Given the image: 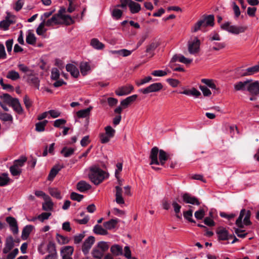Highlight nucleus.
I'll list each match as a JSON object with an SVG mask.
<instances>
[{
  "mask_svg": "<svg viewBox=\"0 0 259 259\" xmlns=\"http://www.w3.org/2000/svg\"><path fill=\"white\" fill-rule=\"evenodd\" d=\"M150 158L151 162L150 164L163 165L168 158L167 153L163 150H159L157 147H153L150 152Z\"/></svg>",
  "mask_w": 259,
  "mask_h": 259,
  "instance_id": "f257e3e1",
  "label": "nucleus"
},
{
  "mask_svg": "<svg viewBox=\"0 0 259 259\" xmlns=\"http://www.w3.org/2000/svg\"><path fill=\"white\" fill-rule=\"evenodd\" d=\"M107 177L108 175L99 167L93 166L90 167L89 178L95 185H99Z\"/></svg>",
  "mask_w": 259,
  "mask_h": 259,
  "instance_id": "f03ea898",
  "label": "nucleus"
},
{
  "mask_svg": "<svg viewBox=\"0 0 259 259\" xmlns=\"http://www.w3.org/2000/svg\"><path fill=\"white\" fill-rule=\"evenodd\" d=\"M75 17H51L45 21L46 26H52L57 24H65L69 25L74 22Z\"/></svg>",
  "mask_w": 259,
  "mask_h": 259,
  "instance_id": "7ed1b4c3",
  "label": "nucleus"
},
{
  "mask_svg": "<svg viewBox=\"0 0 259 259\" xmlns=\"http://www.w3.org/2000/svg\"><path fill=\"white\" fill-rule=\"evenodd\" d=\"M251 212L249 210L243 209L241 210L238 218L236 221V225L239 228L243 227V224L245 225H249L251 224L250 217Z\"/></svg>",
  "mask_w": 259,
  "mask_h": 259,
  "instance_id": "20e7f679",
  "label": "nucleus"
},
{
  "mask_svg": "<svg viewBox=\"0 0 259 259\" xmlns=\"http://www.w3.org/2000/svg\"><path fill=\"white\" fill-rule=\"evenodd\" d=\"M221 28L230 33L238 34L246 31L247 27L245 26H236L231 25L230 22H226L221 25Z\"/></svg>",
  "mask_w": 259,
  "mask_h": 259,
  "instance_id": "39448f33",
  "label": "nucleus"
},
{
  "mask_svg": "<svg viewBox=\"0 0 259 259\" xmlns=\"http://www.w3.org/2000/svg\"><path fill=\"white\" fill-rule=\"evenodd\" d=\"M213 18L214 17H204V19L199 21L192 27V31L195 32L202 28L213 26L214 24Z\"/></svg>",
  "mask_w": 259,
  "mask_h": 259,
  "instance_id": "423d86ee",
  "label": "nucleus"
},
{
  "mask_svg": "<svg viewBox=\"0 0 259 259\" xmlns=\"http://www.w3.org/2000/svg\"><path fill=\"white\" fill-rule=\"evenodd\" d=\"M200 41L197 37H191L188 42V49L190 54L195 55L200 51Z\"/></svg>",
  "mask_w": 259,
  "mask_h": 259,
  "instance_id": "0eeeda50",
  "label": "nucleus"
},
{
  "mask_svg": "<svg viewBox=\"0 0 259 259\" xmlns=\"http://www.w3.org/2000/svg\"><path fill=\"white\" fill-rule=\"evenodd\" d=\"M163 85L160 82L153 83L147 88L141 89L140 91L144 94H148L152 92H157L160 91Z\"/></svg>",
  "mask_w": 259,
  "mask_h": 259,
  "instance_id": "6e6552de",
  "label": "nucleus"
},
{
  "mask_svg": "<svg viewBox=\"0 0 259 259\" xmlns=\"http://www.w3.org/2000/svg\"><path fill=\"white\" fill-rule=\"evenodd\" d=\"M239 71V74L241 76L252 75L257 72H259V62L257 64L248 67L245 69H240Z\"/></svg>",
  "mask_w": 259,
  "mask_h": 259,
  "instance_id": "1a4fd4ad",
  "label": "nucleus"
},
{
  "mask_svg": "<svg viewBox=\"0 0 259 259\" xmlns=\"http://www.w3.org/2000/svg\"><path fill=\"white\" fill-rule=\"evenodd\" d=\"M95 238L92 236L88 237L83 242L82 245V251L84 254H87L95 242Z\"/></svg>",
  "mask_w": 259,
  "mask_h": 259,
  "instance_id": "9d476101",
  "label": "nucleus"
},
{
  "mask_svg": "<svg viewBox=\"0 0 259 259\" xmlns=\"http://www.w3.org/2000/svg\"><path fill=\"white\" fill-rule=\"evenodd\" d=\"M134 90V87L131 84H127L121 87L115 91V94L119 96L128 95Z\"/></svg>",
  "mask_w": 259,
  "mask_h": 259,
  "instance_id": "9b49d317",
  "label": "nucleus"
},
{
  "mask_svg": "<svg viewBox=\"0 0 259 259\" xmlns=\"http://www.w3.org/2000/svg\"><path fill=\"white\" fill-rule=\"evenodd\" d=\"M182 197L183 201L186 203H190L193 205L195 204L197 205H199L200 204V202L197 198L191 196L188 193L183 194L182 195Z\"/></svg>",
  "mask_w": 259,
  "mask_h": 259,
  "instance_id": "f8f14e48",
  "label": "nucleus"
},
{
  "mask_svg": "<svg viewBox=\"0 0 259 259\" xmlns=\"http://www.w3.org/2000/svg\"><path fill=\"white\" fill-rule=\"evenodd\" d=\"M247 91L252 95L259 94V82L255 81L252 83H248L247 86Z\"/></svg>",
  "mask_w": 259,
  "mask_h": 259,
  "instance_id": "ddd939ff",
  "label": "nucleus"
},
{
  "mask_svg": "<svg viewBox=\"0 0 259 259\" xmlns=\"http://www.w3.org/2000/svg\"><path fill=\"white\" fill-rule=\"evenodd\" d=\"M201 82L205 84L207 87L213 90L214 92H220L219 87L215 83V81L213 79L203 78L201 79Z\"/></svg>",
  "mask_w": 259,
  "mask_h": 259,
  "instance_id": "4468645a",
  "label": "nucleus"
},
{
  "mask_svg": "<svg viewBox=\"0 0 259 259\" xmlns=\"http://www.w3.org/2000/svg\"><path fill=\"white\" fill-rule=\"evenodd\" d=\"M6 221L9 224L13 233L17 234L18 232V228L16 219L13 217H8L6 218Z\"/></svg>",
  "mask_w": 259,
  "mask_h": 259,
  "instance_id": "2eb2a0df",
  "label": "nucleus"
},
{
  "mask_svg": "<svg viewBox=\"0 0 259 259\" xmlns=\"http://www.w3.org/2000/svg\"><path fill=\"white\" fill-rule=\"evenodd\" d=\"M14 239L12 236H9L6 238V243L3 252L4 253H8L14 247Z\"/></svg>",
  "mask_w": 259,
  "mask_h": 259,
  "instance_id": "dca6fc26",
  "label": "nucleus"
},
{
  "mask_svg": "<svg viewBox=\"0 0 259 259\" xmlns=\"http://www.w3.org/2000/svg\"><path fill=\"white\" fill-rule=\"evenodd\" d=\"M91 188V186L84 181H80L76 185V189L80 192H84Z\"/></svg>",
  "mask_w": 259,
  "mask_h": 259,
  "instance_id": "f3484780",
  "label": "nucleus"
},
{
  "mask_svg": "<svg viewBox=\"0 0 259 259\" xmlns=\"http://www.w3.org/2000/svg\"><path fill=\"white\" fill-rule=\"evenodd\" d=\"M13 101V102L12 103L10 106L13 108V110L18 114H22L24 112V110L18 99L16 98Z\"/></svg>",
  "mask_w": 259,
  "mask_h": 259,
  "instance_id": "a211bd4d",
  "label": "nucleus"
},
{
  "mask_svg": "<svg viewBox=\"0 0 259 259\" xmlns=\"http://www.w3.org/2000/svg\"><path fill=\"white\" fill-rule=\"evenodd\" d=\"M74 251V248L71 246H66L63 247L61 250L62 257H71Z\"/></svg>",
  "mask_w": 259,
  "mask_h": 259,
  "instance_id": "6ab92c4d",
  "label": "nucleus"
},
{
  "mask_svg": "<svg viewBox=\"0 0 259 259\" xmlns=\"http://www.w3.org/2000/svg\"><path fill=\"white\" fill-rule=\"evenodd\" d=\"M66 70L69 72L71 75L74 77H78L79 72L77 68L74 65L71 64H67L66 66Z\"/></svg>",
  "mask_w": 259,
  "mask_h": 259,
  "instance_id": "aec40b11",
  "label": "nucleus"
},
{
  "mask_svg": "<svg viewBox=\"0 0 259 259\" xmlns=\"http://www.w3.org/2000/svg\"><path fill=\"white\" fill-rule=\"evenodd\" d=\"M137 98V95H134L127 97L126 99L123 100L120 102V105L123 108H126L131 103L135 101Z\"/></svg>",
  "mask_w": 259,
  "mask_h": 259,
  "instance_id": "412c9836",
  "label": "nucleus"
},
{
  "mask_svg": "<svg viewBox=\"0 0 259 259\" xmlns=\"http://www.w3.org/2000/svg\"><path fill=\"white\" fill-rule=\"evenodd\" d=\"M217 234L219 240H227L228 239V232L225 228H219L217 231Z\"/></svg>",
  "mask_w": 259,
  "mask_h": 259,
  "instance_id": "4be33fe9",
  "label": "nucleus"
},
{
  "mask_svg": "<svg viewBox=\"0 0 259 259\" xmlns=\"http://www.w3.org/2000/svg\"><path fill=\"white\" fill-rule=\"evenodd\" d=\"M45 202L42 203V209L45 211H51L53 209L54 203L50 197L44 200Z\"/></svg>",
  "mask_w": 259,
  "mask_h": 259,
  "instance_id": "5701e85b",
  "label": "nucleus"
},
{
  "mask_svg": "<svg viewBox=\"0 0 259 259\" xmlns=\"http://www.w3.org/2000/svg\"><path fill=\"white\" fill-rule=\"evenodd\" d=\"M250 80H246L244 81H239L236 83L234 87L236 91H244L247 88V84L250 82Z\"/></svg>",
  "mask_w": 259,
  "mask_h": 259,
  "instance_id": "b1692460",
  "label": "nucleus"
},
{
  "mask_svg": "<svg viewBox=\"0 0 259 259\" xmlns=\"http://www.w3.org/2000/svg\"><path fill=\"white\" fill-rule=\"evenodd\" d=\"M180 93L188 96H195L196 97H198L201 95V93L194 88L191 90H185L184 91L181 92Z\"/></svg>",
  "mask_w": 259,
  "mask_h": 259,
  "instance_id": "393cba45",
  "label": "nucleus"
},
{
  "mask_svg": "<svg viewBox=\"0 0 259 259\" xmlns=\"http://www.w3.org/2000/svg\"><path fill=\"white\" fill-rule=\"evenodd\" d=\"M110 251L115 256H118L123 254L122 247L117 244L112 245L110 248Z\"/></svg>",
  "mask_w": 259,
  "mask_h": 259,
  "instance_id": "a878e982",
  "label": "nucleus"
},
{
  "mask_svg": "<svg viewBox=\"0 0 259 259\" xmlns=\"http://www.w3.org/2000/svg\"><path fill=\"white\" fill-rule=\"evenodd\" d=\"M91 45L96 50H102L104 48L105 45L100 42L97 38H93L91 40Z\"/></svg>",
  "mask_w": 259,
  "mask_h": 259,
  "instance_id": "bb28decb",
  "label": "nucleus"
},
{
  "mask_svg": "<svg viewBox=\"0 0 259 259\" xmlns=\"http://www.w3.org/2000/svg\"><path fill=\"white\" fill-rule=\"evenodd\" d=\"M80 70L82 75H86L88 72L91 70V67L88 62H81L80 64Z\"/></svg>",
  "mask_w": 259,
  "mask_h": 259,
  "instance_id": "cd10ccee",
  "label": "nucleus"
},
{
  "mask_svg": "<svg viewBox=\"0 0 259 259\" xmlns=\"http://www.w3.org/2000/svg\"><path fill=\"white\" fill-rule=\"evenodd\" d=\"M93 109L92 106H90L89 107L80 110L76 112V115L79 118H84L90 115V112Z\"/></svg>",
  "mask_w": 259,
  "mask_h": 259,
  "instance_id": "c85d7f7f",
  "label": "nucleus"
},
{
  "mask_svg": "<svg viewBox=\"0 0 259 259\" xmlns=\"http://www.w3.org/2000/svg\"><path fill=\"white\" fill-rule=\"evenodd\" d=\"M118 222V219H111L109 221L104 223V227L108 230H111L115 227L116 225Z\"/></svg>",
  "mask_w": 259,
  "mask_h": 259,
  "instance_id": "c756f323",
  "label": "nucleus"
},
{
  "mask_svg": "<svg viewBox=\"0 0 259 259\" xmlns=\"http://www.w3.org/2000/svg\"><path fill=\"white\" fill-rule=\"evenodd\" d=\"M6 19L0 22V28L4 30L8 29L10 25L13 23V21L10 19V17H6Z\"/></svg>",
  "mask_w": 259,
  "mask_h": 259,
  "instance_id": "7c9ffc66",
  "label": "nucleus"
},
{
  "mask_svg": "<svg viewBox=\"0 0 259 259\" xmlns=\"http://www.w3.org/2000/svg\"><path fill=\"white\" fill-rule=\"evenodd\" d=\"M6 77L12 80H16L20 78V76L19 73L14 70H10L8 72Z\"/></svg>",
  "mask_w": 259,
  "mask_h": 259,
  "instance_id": "2f4dec72",
  "label": "nucleus"
},
{
  "mask_svg": "<svg viewBox=\"0 0 259 259\" xmlns=\"http://www.w3.org/2000/svg\"><path fill=\"white\" fill-rule=\"evenodd\" d=\"M33 228V227L32 225H27L24 228L22 233V238L23 239H26L28 238Z\"/></svg>",
  "mask_w": 259,
  "mask_h": 259,
  "instance_id": "473e14b6",
  "label": "nucleus"
},
{
  "mask_svg": "<svg viewBox=\"0 0 259 259\" xmlns=\"http://www.w3.org/2000/svg\"><path fill=\"white\" fill-rule=\"evenodd\" d=\"M61 168L62 167L59 165H56L53 167L50 172L48 176V180H53L55 177L58 172L60 170Z\"/></svg>",
  "mask_w": 259,
  "mask_h": 259,
  "instance_id": "72a5a7b5",
  "label": "nucleus"
},
{
  "mask_svg": "<svg viewBox=\"0 0 259 259\" xmlns=\"http://www.w3.org/2000/svg\"><path fill=\"white\" fill-rule=\"evenodd\" d=\"M1 99L3 100V101L7 104L10 105L13 102L16 98H12L10 95L8 94H3L0 96Z\"/></svg>",
  "mask_w": 259,
  "mask_h": 259,
  "instance_id": "f704fd0d",
  "label": "nucleus"
},
{
  "mask_svg": "<svg viewBox=\"0 0 259 259\" xmlns=\"http://www.w3.org/2000/svg\"><path fill=\"white\" fill-rule=\"evenodd\" d=\"M74 149L72 148L64 147L61 151V153L65 157H68L73 154Z\"/></svg>",
  "mask_w": 259,
  "mask_h": 259,
  "instance_id": "c9c22d12",
  "label": "nucleus"
},
{
  "mask_svg": "<svg viewBox=\"0 0 259 259\" xmlns=\"http://www.w3.org/2000/svg\"><path fill=\"white\" fill-rule=\"evenodd\" d=\"M94 232L95 234L98 235H107L108 232L104 229L101 226L96 225L94 227Z\"/></svg>",
  "mask_w": 259,
  "mask_h": 259,
  "instance_id": "e433bc0d",
  "label": "nucleus"
},
{
  "mask_svg": "<svg viewBox=\"0 0 259 259\" xmlns=\"http://www.w3.org/2000/svg\"><path fill=\"white\" fill-rule=\"evenodd\" d=\"M10 181V178L7 173H3L0 175V186L7 185Z\"/></svg>",
  "mask_w": 259,
  "mask_h": 259,
  "instance_id": "4c0bfd02",
  "label": "nucleus"
},
{
  "mask_svg": "<svg viewBox=\"0 0 259 259\" xmlns=\"http://www.w3.org/2000/svg\"><path fill=\"white\" fill-rule=\"evenodd\" d=\"M45 26H46L45 25V20H43L36 29V32L38 35H41L45 34L47 30Z\"/></svg>",
  "mask_w": 259,
  "mask_h": 259,
  "instance_id": "58836bf2",
  "label": "nucleus"
},
{
  "mask_svg": "<svg viewBox=\"0 0 259 259\" xmlns=\"http://www.w3.org/2000/svg\"><path fill=\"white\" fill-rule=\"evenodd\" d=\"M129 8L133 14L137 13L141 10L140 5L133 1L130 4Z\"/></svg>",
  "mask_w": 259,
  "mask_h": 259,
  "instance_id": "ea45409f",
  "label": "nucleus"
},
{
  "mask_svg": "<svg viewBox=\"0 0 259 259\" xmlns=\"http://www.w3.org/2000/svg\"><path fill=\"white\" fill-rule=\"evenodd\" d=\"M92 254L93 256L97 258H101L103 255V252L98 248L97 246L95 247L92 251Z\"/></svg>",
  "mask_w": 259,
  "mask_h": 259,
  "instance_id": "a19ab883",
  "label": "nucleus"
},
{
  "mask_svg": "<svg viewBox=\"0 0 259 259\" xmlns=\"http://www.w3.org/2000/svg\"><path fill=\"white\" fill-rule=\"evenodd\" d=\"M47 250L49 253V254L57 255L55 245L52 242H50L48 243L47 245Z\"/></svg>",
  "mask_w": 259,
  "mask_h": 259,
  "instance_id": "79ce46f5",
  "label": "nucleus"
},
{
  "mask_svg": "<svg viewBox=\"0 0 259 259\" xmlns=\"http://www.w3.org/2000/svg\"><path fill=\"white\" fill-rule=\"evenodd\" d=\"M0 119L4 121H13V116L8 113L0 112Z\"/></svg>",
  "mask_w": 259,
  "mask_h": 259,
  "instance_id": "37998d69",
  "label": "nucleus"
},
{
  "mask_svg": "<svg viewBox=\"0 0 259 259\" xmlns=\"http://www.w3.org/2000/svg\"><path fill=\"white\" fill-rule=\"evenodd\" d=\"M48 122V120H45L42 121L37 123L35 125V130L38 132H42L45 130V127Z\"/></svg>",
  "mask_w": 259,
  "mask_h": 259,
  "instance_id": "c03bdc74",
  "label": "nucleus"
},
{
  "mask_svg": "<svg viewBox=\"0 0 259 259\" xmlns=\"http://www.w3.org/2000/svg\"><path fill=\"white\" fill-rule=\"evenodd\" d=\"M36 37L32 33H29L26 36V41L27 44L30 45H34L36 42Z\"/></svg>",
  "mask_w": 259,
  "mask_h": 259,
  "instance_id": "a18cd8bd",
  "label": "nucleus"
},
{
  "mask_svg": "<svg viewBox=\"0 0 259 259\" xmlns=\"http://www.w3.org/2000/svg\"><path fill=\"white\" fill-rule=\"evenodd\" d=\"M26 160L27 158L25 156H21L19 159L14 161V165L20 168L24 165Z\"/></svg>",
  "mask_w": 259,
  "mask_h": 259,
  "instance_id": "49530a36",
  "label": "nucleus"
},
{
  "mask_svg": "<svg viewBox=\"0 0 259 259\" xmlns=\"http://www.w3.org/2000/svg\"><path fill=\"white\" fill-rule=\"evenodd\" d=\"M49 193L50 195L57 199H61V196L60 191L56 188H50L49 189Z\"/></svg>",
  "mask_w": 259,
  "mask_h": 259,
  "instance_id": "de8ad7c7",
  "label": "nucleus"
},
{
  "mask_svg": "<svg viewBox=\"0 0 259 259\" xmlns=\"http://www.w3.org/2000/svg\"><path fill=\"white\" fill-rule=\"evenodd\" d=\"M10 171L13 176H19L21 172L20 168L16 166V165H12L10 168Z\"/></svg>",
  "mask_w": 259,
  "mask_h": 259,
  "instance_id": "09e8293b",
  "label": "nucleus"
},
{
  "mask_svg": "<svg viewBox=\"0 0 259 259\" xmlns=\"http://www.w3.org/2000/svg\"><path fill=\"white\" fill-rule=\"evenodd\" d=\"M97 247L99 248L103 253L109 248V245L106 242L100 241L98 243Z\"/></svg>",
  "mask_w": 259,
  "mask_h": 259,
  "instance_id": "8fccbe9b",
  "label": "nucleus"
},
{
  "mask_svg": "<svg viewBox=\"0 0 259 259\" xmlns=\"http://www.w3.org/2000/svg\"><path fill=\"white\" fill-rule=\"evenodd\" d=\"M105 134L108 135V137L112 138L115 135V130H114L111 126L108 125L105 127Z\"/></svg>",
  "mask_w": 259,
  "mask_h": 259,
  "instance_id": "3c124183",
  "label": "nucleus"
},
{
  "mask_svg": "<svg viewBox=\"0 0 259 259\" xmlns=\"http://www.w3.org/2000/svg\"><path fill=\"white\" fill-rule=\"evenodd\" d=\"M172 206L174 208L175 212L176 214V217L180 219L181 217L179 215L178 213L180 212V209L181 208V206L176 201H174L172 203Z\"/></svg>",
  "mask_w": 259,
  "mask_h": 259,
  "instance_id": "603ef678",
  "label": "nucleus"
},
{
  "mask_svg": "<svg viewBox=\"0 0 259 259\" xmlns=\"http://www.w3.org/2000/svg\"><path fill=\"white\" fill-rule=\"evenodd\" d=\"M205 97H209L211 95L210 90L206 86L200 85L199 87Z\"/></svg>",
  "mask_w": 259,
  "mask_h": 259,
  "instance_id": "864d4df0",
  "label": "nucleus"
},
{
  "mask_svg": "<svg viewBox=\"0 0 259 259\" xmlns=\"http://www.w3.org/2000/svg\"><path fill=\"white\" fill-rule=\"evenodd\" d=\"M83 198V195L75 192H72L70 195V198L75 201L80 202Z\"/></svg>",
  "mask_w": 259,
  "mask_h": 259,
  "instance_id": "5fc2aeb1",
  "label": "nucleus"
},
{
  "mask_svg": "<svg viewBox=\"0 0 259 259\" xmlns=\"http://www.w3.org/2000/svg\"><path fill=\"white\" fill-rule=\"evenodd\" d=\"M51 212H42L37 217L38 220L41 222H43L45 220H48L51 215Z\"/></svg>",
  "mask_w": 259,
  "mask_h": 259,
  "instance_id": "6e6d98bb",
  "label": "nucleus"
},
{
  "mask_svg": "<svg viewBox=\"0 0 259 259\" xmlns=\"http://www.w3.org/2000/svg\"><path fill=\"white\" fill-rule=\"evenodd\" d=\"M29 78L33 85L38 90L39 85V80L38 78L35 75Z\"/></svg>",
  "mask_w": 259,
  "mask_h": 259,
  "instance_id": "4d7b16f0",
  "label": "nucleus"
},
{
  "mask_svg": "<svg viewBox=\"0 0 259 259\" xmlns=\"http://www.w3.org/2000/svg\"><path fill=\"white\" fill-rule=\"evenodd\" d=\"M151 74L154 76L162 77L164 76L167 74L166 71H163L161 70H157L153 71Z\"/></svg>",
  "mask_w": 259,
  "mask_h": 259,
  "instance_id": "13d9d810",
  "label": "nucleus"
},
{
  "mask_svg": "<svg viewBox=\"0 0 259 259\" xmlns=\"http://www.w3.org/2000/svg\"><path fill=\"white\" fill-rule=\"evenodd\" d=\"M193 211L192 210H189L184 212V217L190 222H194L192 219Z\"/></svg>",
  "mask_w": 259,
  "mask_h": 259,
  "instance_id": "bf43d9fd",
  "label": "nucleus"
},
{
  "mask_svg": "<svg viewBox=\"0 0 259 259\" xmlns=\"http://www.w3.org/2000/svg\"><path fill=\"white\" fill-rule=\"evenodd\" d=\"M60 76L59 70L56 68H54L51 71V78L53 80H57Z\"/></svg>",
  "mask_w": 259,
  "mask_h": 259,
  "instance_id": "052dcab7",
  "label": "nucleus"
},
{
  "mask_svg": "<svg viewBox=\"0 0 259 259\" xmlns=\"http://www.w3.org/2000/svg\"><path fill=\"white\" fill-rule=\"evenodd\" d=\"M111 139V138L108 137L105 133H101L100 134V141L103 144L108 143Z\"/></svg>",
  "mask_w": 259,
  "mask_h": 259,
  "instance_id": "680f3d73",
  "label": "nucleus"
},
{
  "mask_svg": "<svg viewBox=\"0 0 259 259\" xmlns=\"http://www.w3.org/2000/svg\"><path fill=\"white\" fill-rule=\"evenodd\" d=\"M225 47L224 43H217L214 44L213 46H210V51H218L220 49L224 48Z\"/></svg>",
  "mask_w": 259,
  "mask_h": 259,
  "instance_id": "e2e57ef3",
  "label": "nucleus"
},
{
  "mask_svg": "<svg viewBox=\"0 0 259 259\" xmlns=\"http://www.w3.org/2000/svg\"><path fill=\"white\" fill-rule=\"evenodd\" d=\"M158 46V44L157 42H152L148 45L146 49V52L151 54L152 52L154 51Z\"/></svg>",
  "mask_w": 259,
  "mask_h": 259,
  "instance_id": "0e129e2a",
  "label": "nucleus"
},
{
  "mask_svg": "<svg viewBox=\"0 0 259 259\" xmlns=\"http://www.w3.org/2000/svg\"><path fill=\"white\" fill-rule=\"evenodd\" d=\"M85 236L84 233L77 234L74 236V242L75 244H78L82 240Z\"/></svg>",
  "mask_w": 259,
  "mask_h": 259,
  "instance_id": "69168bd1",
  "label": "nucleus"
},
{
  "mask_svg": "<svg viewBox=\"0 0 259 259\" xmlns=\"http://www.w3.org/2000/svg\"><path fill=\"white\" fill-rule=\"evenodd\" d=\"M152 79V78L149 76L145 77L144 78L140 80V81H136V84L138 86L142 85L145 83H148L151 81Z\"/></svg>",
  "mask_w": 259,
  "mask_h": 259,
  "instance_id": "338daca9",
  "label": "nucleus"
},
{
  "mask_svg": "<svg viewBox=\"0 0 259 259\" xmlns=\"http://www.w3.org/2000/svg\"><path fill=\"white\" fill-rule=\"evenodd\" d=\"M18 249L17 248L14 249L12 252L9 253L7 256V259H14L18 253Z\"/></svg>",
  "mask_w": 259,
  "mask_h": 259,
  "instance_id": "774afa93",
  "label": "nucleus"
}]
</instances>
